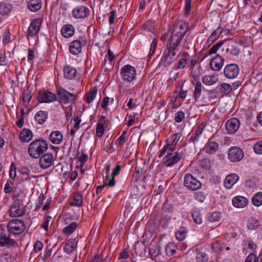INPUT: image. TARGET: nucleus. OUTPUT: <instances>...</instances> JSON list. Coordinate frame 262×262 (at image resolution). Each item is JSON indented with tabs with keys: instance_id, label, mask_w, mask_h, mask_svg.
Returning a JSON list of instances; mask_svg holds the SVG:
<instances>
[{
	"instance_id": "nucleus-1",
	"label": "nucleus",
	"mask_w": 262,
	"mask_h": 262,
	"mask_svg": "<svg viewBox=\"0 0 262 262\" xmlns=\"http://www.w3.org/2000/svg\"><path fill=\"white\" fill-rule=\"evenodd\" d=\"M188 30V24L186 22L181 20L176 22L173 26L170 37L167 43L179 47Z\"/></svg>"
},
{
	"instance_id": "nucleus-2",
	"label": "nucleus",
	"mask_w": 262,
	"mask_h": 262,
	"mask_svg": "<svg viewBox=\"0 0 262 262\" xmlns=\"http://www.w3.org/2000/svg\"><path fill=\"white\" fill-rule=\"evenodd\" d=\"M179 47L167 43L162 58V63L164 67H169L176 58Z\"/></svg>"
},
{
	"instance_id": "nucleus-3",
	"label": "nucleus",
	"mask_w": 262,
	"mask_h": 262,
	"mask_svg": "<svg viewBox=\"0 0 262 262\" xmlns=\"http://www.w3.org/2000/svg\"><path fill=\"white\" fill-rule=\"evenodd\" d=\"M120 74L122 79L126 82H132L136 78L135 68L129 64L123 66L121 69Z\"/></svg>"
},
{
	"instance_id": "nucleus-4",
	"label": "nucleus",
	"mask_w": 262,
	"mask_h": 262,
	"mask_svg": "<svg viewBox=\"0 0 262 262\" xmlns=\"http://www.w3.org/2000/svg\"><path fill=\"white\" fill-rule=\"evenodd\" d=\"M48 149L47 141L42 138L34 140V158H39L41 155L46 153Z\"/></svg>"
},
{
	"instance_id": "nucleus-5",
	"label": "nucleus",
	"mask_w": 262,
	"mask_h": 262,
	"mask_svg": "<svg viewBox=\"0 0 262 262\" xmlns=\"http://www.w3.org/2000/svg\"><path fill=\"white\" fill-rule=\"evenodd\" d=\"M8 228L10 234L17 235L21 233L24 231L25 226L21 221L14 219L9 222Z\"/></svg>"
},
{
	"instance_id": "nucleus-6",
	"label": "nucleus",
	"mask_w": 262,
	"mask_h": 262,
	"mask_svg": "<svg viewBox=\"0 0 262 262\" xmlns=\"http://www.w3.org/2000/svg\"><path fill=\"white\" fill-rule=\"evenodd\" d=\"M184 152L177 151L174 153L168 152L166 156L163 158L164 163L166 167H171L177 163L183 157Z\"/></svg>"
},
{
	"instance_id": "nucleus-7",
	"label": "nucleus",
	"mask_w": 262,
	"mask_h": 262,
	"mask_svg": "<svg viewBox=\"0 0 262 262\" xmlns=\"http://www.w3.org/2000/svg\"><path fill=\"white\" fill-rule=\"evenodd\" d=\"M25 207L23 201L16 200L11 204L9 209V214L11 217H19L24 214Z\"/></svg>"
},
{
	"instance_id": "nucleus-8",
	"label": "nucleus",
	"mask_w": 262,
	"mask_h": 262,
	"mask_svg": "<svg viewBox=\"0 0 262 262\" xmlns=\"http://www.w3.org/2000/svg\"><path fill=\"white\" fill-rule=\"evenodd\" d=\"M184 184L186 187L192 191L198 190L201 187V183L190 173L185 174Z\"/></svg>"
},
{
	"instance_id": "nucleus-9",
	"label": "nucleus",
	"mask_w": 262,
	"mask_h": 262,
	"mask_svg": "<svg viewBox=\"0 0 262 262\" xmlns=\"http://www.w3.org/2000/svg\"><path fill=\"white\" fill-rule=\"evenodd\" d=\"M86 39L84 37H79V39L72 41L69 47L70 52L74 55H77L81 52L82 46L85 45Z\"/></svg>"
},
{
	"instance_id": "nucleus-10",
	"label": "nucleus",
	"mask_w": 262,
	"mask_h": 262,
	"mask_svg": "<svg viewBox=\"0 0 262 262\" xmlns=\"http://www.w3.org/2000/svg\"><path fill=\"white\" fill-rule=\"evenodd\" d=\"M228 156L231 162H239L244 157V152L243 150L238 147H232L229 149Z\"/></svg>"
},
{
	"instance_id": "nucleus-11",
	"label": "nucleus",
	"mask_w": 262,
	"mask_h": 262,
	"mask_svg": "<svg viewBox=\"0 0 262 262\" xmlns=\"http://www.w3.org/2000/svg\"><path fill=\"white\" fill-rule=\"evenodd\" d=\"M89 9L85 6H79L72 11L73 16L76 19H83L87 17L90 14Z\"/></svg>"
},
{
	"instance_id": "nucleus-12",
	"label": "nucleus",
	"mask_w": 262,
	"mask_h": 262,
	"mask_svg": "<svg viewBox=\"0 0 262 262\" xmlns=\"http://www.w3.org/2000/svg\"><path fill=\"white\" fill-rule=\"evenodd\" d=\"M224 73L226 78L233 79L236 77L239 73L238 67L234 63L229 64L224 68Z\"/></svg>"
},
{
	"instance_id": "nucleus-13",
	"label": "nucleus",
	"mask_w": 262,
	"mask_h": 262,
	"mask_svg": "<svg viewBox=\"0 0 262 262\" xmlns=\"http://www.w3.org/2000/svg\"><path fill=\"white\" fill-rule=\"evenodd\" d=\"M39 158H40L39 161V166L43 169L49 168L53 163L54 157L51 153L42 154Z\"/></svg>"
},
{
	"instance_id": "nucleus-14",
	"label": "nucleus",
	"mask_w": 262,
	"mask_h": 262,
	"mask_svg": "<svg viewBox=\"0 0 262 262\" xmlns=\"http://www.w3.org/2000/svg\"><path fill=\"white\" fill-rule=\"evenodd\" d=\"M37 99L39 102H51L56 99V96L53 93L46 91H40L37 97Z\"/></svg>"
},
{
	"instance_id": "nucleus-15",
	"label": "nucleus",
	"mask_w": 262,
	"mask_h": 262,
	"mask_svg": "<svg viewBox=\"0 0 262 262\" xmlns=\"http://www.w3.org/2000/svg\"><path fill=\"white\" fill-rule=\"evenodd\" d=\"M239 120L236 118H232L228 120L226 123V128L229 134L235 133L239 128Z\"/></svg>"
},
{
	"instance_id": "nucleus-16",
	"label": "nucleus",
	"mask_w": 262,
	"mask_h": 262,
	"mask_svg": "<svg viewBox=\"0 0 262 262\" xmlns=\"http://www.w3.org/2000/svg\"><path fill=\"white\" fill-rule=\"evenodd\" d=\"M58 95L60 99V102L64 103H67L70 101L74 100L75 98L73 94L62 88L59 89Z\"/></svg>"
},
{
	"instance_id": "nucleus-17",
	"label": "nucleus",
	"mask_w": 262,
	"mask_h": 262,
	"mask_svg": "<svg viewBox=\"0 0 262 262\" xmlns=\"http://www.w3.org/2000/svg\"><path fill=\"white\" fill-rule=\"evenodd\" d=\"M224 61V58L221 56L217 55L211 59L210 63V68L214 71H218L222 68Z\"/></svg>"
},
{
	"instance_id": "nucleus-18",
	"label": "nucleus",
	"mask_w": 262,
	"mask_h": 262,
	"mask_svg": "<svg viewBox=\"0 0 262 262\" xmlns=\"http://www.w3.org/2000/svg\"><path fill=\"white\" fill-rule=\"evenodd\" d=\"M248 203V199L243 196L238 195L232 199L233 205L236 208H242L246 207Z\"/></svg>"
},
{
	"instance_id": "nucleus-19",
	"label": "nucleus",
	"mask_w": 262,
	"mask_h": 262,
	"mask_svg": "<svg viewBox=\"0 0 262 262\" xmlns=\"http://www.w3.org/2000/svg\"><path fill=\"white\" fill-rule=\"evenodd\" d=\"M239 177L235 173L229 174L226 177L224 181L225 187L229 189L238 181Z\"/></svg>"
},
{
	"instance_id": "nucleus-20",
	"label": "nucleus",
	"mask_w": 262,
	"mask_h": 262,
	"mask_svg": "<svg viewBox=\"0 0 262 262\" xmlns=\"http://www.w3.org/2000/svg\"><path fill=\"white\" fill-rule=\"evenodd\" d=\"M49 139L53 144L58 145L61 143L63 136L59 131H53L50 134Z\"/></svg>"
},
{
	"instance_id": "nucleus-21",
	"label": "nucleus",
	"mask_w": 262,
	"mask_h": 262,
	"mask_svg": "<svg viewBox=\"0 0 262 262\" xmlns=\"http://www.w3.org/2000/svg\"><path fill=\"white\" fill-rule=\"evenodd\" d=\"M77 248V242L74 238H71L65 244L63 250L67 254L72 253Z\"/></svg>"
},
{
	"instance_id": "nucleus-22",
	"label": "nucleus",
	"mask_w": 262,
	"mask_h": 262,
	"mask_svg": "<svg viewBox=\"0 0 262 262\" xmlns=\"http://www.w3.org/2000/svg\"><path fill=\"white\" fill-rule=\"evenodd\" d=\"M75 29L73 26L66 25L61 29V33L66 38H69L74 34Z\"/></svg>"
},
{
	"instance_id": "nucleus-23",
	"label": "nucleus",
	"mask_w": 262,
	"mask_h": 262,
	"mask_svg": "<svg viewBox=\"0 0 262 262\" xmlns=\"http://www.w3.org/2000/svg\"><path fill=\"white\" fill-rule=\"evenodd\" d=\"M219 144L215 141L209 142L204 147V150L206 152L209 154L215 153L219 149Z\"/></svg>"
},
{
	"instance_id": "nucleus-24",
	"label": "nucleus",
	"mask_w": 262,
	"mask_h": 262,
	"mask_svg": "<svg viewBox=\"0 0 262 262\" xmlns=\"http://www.w3.org/2000/svg\"><path fill=\"white\" fill-rule=\"evenodd\" d=\"M33 135L29 129L24 128L20 134V139L24 142H28L32 139Z\"/></svg>"
},
{
	"instance_id": "nucleus-25",
	"label": "nucleus",
	"mask_w": 262,
	"mask_h": 262,
	"mask_svg": "<svg viewBox=\"0 0 262 262\" xmlns=\"http://www.w3.org/2000/svg\"><path fill=\"white\" fill-rule=\"evenodd\" d=\"M63 72L65 78L69 79L74 78L77 74L76 69L69 66L64 68Z\"/></svg>"
},
{
	"instance_id": "nucleus-26",
	"label": "nucleus",
	"mask_w": 262,
	"mask_h": 262,
	"mask_svg": "<svg viewBox=\"0 0 262 262\" xmlns=\"http://www.w3.org/2000/svg\"><path fill=\"white\" fill-rule=\"evenodd\" d=\"M243 251L246 254L247 252H251L256 249V245L252 241L244 240L243 242Z\"/></svg>"
},
{
	"instance_id": "nucleus-27",
	"label": "nucleus",
	"mask_w": 262,
	"mask_h": 262,
	"mask_svg": "<svg viewBox=\"0 0 262 262\" xmlns=\"http://www.w3.org/2000/svg\"><path fill=\"white\" fill-rule=\"evenodd\" d=\"M222 32L223 28L222 27H218L209 37L207 39V43L209 45L212 44L213 42L218 39Z\"/></svg>"
},
{
	"instance_id": "nucleus-28",
	"label": "nucleus",
	"mask_w": 262,
	"mask_h": 262,
	"mask_svg": "<svg viewBox=\"0 0 262 262\" xmlns=\"http://www.w3.org/2000/svg\"><path fill=\"white\" fill-rule=\"evenodd\" d=\"M226 53L227 56H237L240 52L239 49L238 47L234 45H228V47L226 48Z\"/></svg>"
},
{
	"instance_id": "nucleus-29",
	"label": "nucleus",
	"mask_w": 262,
	"mask_h": 262,
	"mask_svg": "<svg viewBox=\"0 0 262 262\" xmlns=\"http://www.w3.org/2000/svg\"><path fill=\"white\" fill-rule=\"evenodd\" d=\"M14 241L6 235L0 236V245L1 246H11L14 244Z\"/></svg>"
},
{
	"instance_id": "nucleus-30",
	"label": "nucleus",
	"mask_w": 262,
	"mask_h": 262,
	"mask_svg": "<svg viewBox=\"0 0 262 262\" xmlns=\"http://www.w3.org/2000/svg\"><path fill=\"white\" fill-rule=\"evenodd\" d=\"M48 117V113L45 111H40L35 116V119L38 123L43 124Z\"/></svg>"
},
{
	"instance_id": "nucleus-31",
	"label": "nucleus",
	"mask_w": 262,
	"mask_h": 262,
	"mask_svg": "<svg viewBox=\"0 0 262 262\" xmlns=\"http://www.w3.org/2000/svg\"><path fill=\"white\" fill-rule=\"evenodd\" d=\"M217 80L216 76L214 75L209 76L206 75L202 78L203 83L207 85H211L215 83Z\"/></svg>"
},
{
	"instance_id": "nucleus-32",
	"label": "nucleus",
	"mask_w": 262,
	"mask_h": 262,
	"mask_svg": "<svg viewBox=\"0 0 262 262\" xmlns=\"http://www.w3.org/2000/svg\"><path fill=\"white\" fill-rule=\"evenodd\" d=\"M12 7L10 4L5 3H0V13L3 15H7L12 10Z\"/></svg>"
},
{
	"instance_id": "nucleus-33",
	"label": "nucleus",
	"mask_w": 262,
	"mask_h": 262,
	"mask_svg": "<svg viewBox=\"0 0 262 262\" xmlns=\"http://www.w3.org/2000/svg\"><path fill=\"white\" fill-rule=\"evenodd\" d=\"M149 252L152 257L158 256L160 253L159 246L156 244H151L149 248Z\"/></svg>"
},
{
	"instance_id": "nucleus-34",
	"label": "nucleus",
	"mask_w": 262,
	"mask_h": 262,
	"mask_svg": "<svg viewBox=\"0 0 262 262\" xmlns=\"http://www.w3.org/2000/svg\"><path fill=\"white\" fill-rule=\"evenodd\" d=\"M253 204L259 207L262 205V192H258L254 194L252 200Z\"/></svg>"
},
{
	"instance_id": "nucleus-35",
	"label": "nucleus",
	"mask_w": 262,
	"mask_h": 262,
	"mask_svg": "<svg viewBox=\"0 0 262 262\" xmlns=\"http://www.w3.org/2000/svg\"><path fill=\"white\" fill-rule=\"evenodd\" d=\"M219 90L223 95H225L230 93L232 88L230 84L223 83L219 86Z\"/></svg>"
},
{
	"instance_id": "nucleus-36",
	"label": "nucleus",
	"mask_w": 262,
	"mask_h": 262,
	"mask_svg": "<svg viewBox=\"0 0 262 262\" xmlns=\"http://www.w3.org/2000/svg\"><path fill=\"white\" fill-rule=\"evenodd\" d=\"M115 181L114 180V179H110L108 183H105L102 185L97 186L96 189V194H99V193H100L104 187L106 186L110 187H113L115 186Z\"/></svg>"
},
{
	"instance_id": "nucleus-37",
	"label": "nucleus",
	"mask_w": 262,
	"mask_h": 262,
	"mask_svg": "<svg viewBox=\"0 0 262 262\" xmlns=\"http://www.w3.org/2000/svg\"><path fill=\"white\" fill-rule=\"evenodd\" d=\"M202 93V84L200 82L198 81L196 83L194 86V91L193 93V97L197 101L200 97Z\"/></svg>"
},
{
	"instance_id": "nucleus-38",
	"label": "nucleus",
	"mask_w": 262,
	"mask_h": 262,
	"mask_svg": "<svg viewBox=\"0 0 262 262\" xmlns=\"http://www.w3.org/2000/svg\"><path fill=\"white\" fill-rule=\"evenodd\" d=\"M97 92V89L96 86L91 89L86 95V102L88 103H91L96 97Z\"/></svg>"
},
{
	"instance_id": "nucleus-39",
	"label": "nucleus",
	"mask_w": 262,
	"mask_h": 262,
	"mask_svg": "<svg viewBox=\"0 0 262 262\" xmlns=\"http://www.w3.org/2000/svg\"><path fill=\"white\" fill-rule=\"evenodd\" d=\"M82 203V196L79 193L75 194L73 197V200L71 203V206H80Z\"/></svg>"
},
{
	"instance_id": "nucleus-40",
	"label": "nucleus",
	"mask_w": 262,
	"mask_h": 262,
	"mask_svg": "<svg viewBox=\"0 0 262 262\" xmlns=\"http://www.w3.org/2000/svg\"><path fill=\"white\" fill-rule=\"evenodd\" d=\"M186 235V230L184 228H181L176 233V237L178 241H182L185 238Z\"/></svg>"
},
{
	"instance_id": "nucleus-41",
	"label": "nucleus",
	"mask_w": 262,
	"mask_h": 262,
	"mask_svg": "<svg viewBox=\"0 0 262 262\" xmlns=\"http://www.w3.org/2000/svg\"><path fill=\"white\" fill-rule=\"evenodd\" d=\"M77 226L78 224L77 223L73 222L63 228V232L66 234L72 233L77 228Z\"/></svg>"
},
{
	"instance_id": "nucleus-42",
	"label": "nucleus",
	"mask_w": 262,
	"mask_h": 262,
	"mask_svg": "<svg viewBox=\"0 0 262 262\" xmlns=\"http://www.w3.org/2000/svg\"><path fill=\"white\" fill-rule=\"evenodd\" d=\"M195 258L197 262H207L208 256L205 252H197Z\"/></svg>"
},
{
	"instance_id": "nucleus-43",
	"label": "nucleus",
	"mask_w": 262,
	"mask_h": 262,
	"mask_svg": "<svg viewBox=\"0 0 262 262\" xmlns=\"http://www.w3.org/2000/svg\"><path fill=\"white\" fill-rule=\"evenodd\" d=\"M227 41V40L220 41L215 45H214L208 51V55H211L216 52L219 48L222 47L224 42Z\"/></svg>"
},
{
	"instance_id": "nucleus-44",
	"label": "nucleus",
	"mask_w": 262,
	"mask_h": 262,
	"mask_svg": "<svg viewBox=\"0 0 262 262\" xmlns=\"http://www.w3.org/2000/svg\"><path fill=\"white\" fill-rule=\"evenodd\" d=\"M260 226L259 221L256 219H252L249 221L247 227L249 230H252L256 229Z\"/></svg>"
},
{
	"instance_id": "nucleus-45",
	"label": "nucleus",
	"mask_w": 262,
	"mask_h": 262,
	"mask_svg": "<svg viewBox=\"0 0 262 262\" xmlns=\"http://www.w3.org/2000/svg\"><path fill=\"white\" fill-rule=\"evenodd\" d=\"M192 217L193 221L196 224H201L202 223V218L199 211H194L192 212Z\"/></svg>"
},
{
	"instance_id": "nucleus-46",
	"label": "nucleus",
	"mask_w": 262,
	"mask_h": 262,
	"mask_svg": "<svg viewBox=\"0 0 262 262\" xmlns=\"http://www.w3.org/2000/svg\"><path fill=\"white\" fill-rule=\"evenodd\" d=\"M221 219V213L219 212H214L208 217V220L210 222H218Z\"/></svg>"
},
{
	"instance_id": "nucleus-47",
	"label": "nucleus",
	"mask_w": 262,
	"mask_h": 262,
	"mask_svg": "<svg viewBox=\"0 0 262 262\" xmlns=\"http://www.w3.org/2000/svg\"><path fill=\"white\" fill-rule=\"evenodd\" d=\"M127 132L123 130L122 133L121 135L116 141V144L118 146H122L124 145L126 140V134Z\"/></svg>"
},
{
	"instance_id": "nucleus-48",
	"label": "nucleus",
	"mask_w": 262,
	"mask_h": 262,
	"mask_svg": "<svg viewBox=\"0 0 262 262\" xmlns=\"http://www.w3.org/2000/svg\"><path fill=\"white\" fill-rule=\"evenodd\" d=\"M20 171L22 174V179L23 180H28L29 179L30 170L27 167H23L20 169Z\"/></svg>"
},
{
	"instance_id": "nucleus-49",
	"label": "nucleus",
	"mask_w": 262,
	"mask_h": 262,
	"mask_svg": "<svg viewBox=\"0 0 262 262\" xmlns=\"http://www.w3.org/2000/svg\"><path fill=\"white\" fill-rule=\"evenodd\" d=\"M42 23V19L38 18L34 19V32L36 33L38 32L40 30V26Z\"/></svg>"
},
{
	"instance_id": "nucleus-50",
	"label": "nucleus",
	"mask_w": 262,
	"mask_h": 262,
	"mask_svg": "<svg viewBox=\"0 0 262 262\" xmlns=\"http://www.w3.org/2000/svg\"><path fill=\"white\" fill-rule=\"evenodd\" d=\"M104 132V125L102 123H98L96 127V136L98 137H101Z\"/></svg>"
},
{
	"instance_id": "nucleus-51",
	"label": "nucleus",
	"mask_w": 262,
	"mask_h": 262,
	"mask_svg": "<svg viewBox=\"0 0 262 262\" xmlns=\"http://www.w3.org/2000/svg\"><path fill=\"white\" fill-rule=\"evenodd\" d=\"M173 150V148H172V145H170V144H168L164 146V147L162 148V149L161 150L159 157H162L166 152H172Z\"/></svg>"
},
{
	"instance_id": "nucleus-52",
	"label": "nucleus",
	"mask_w": 262,
	"mask_h": 262,
	"mask_svg": "<svg viewBox=\"0 0 262 262\" xmlns=\"http://www.w3.org/2000/svg\"><path fill=\"white\" fill-rule=\"evenodd\" d=\"M201 166L204 169L208 170L210 169L211 167V162L208 159H204L201 162Z\"/></svg>"
},
{
	"instance_id": "nucleus-53",
	"label": "nucleus",
	"mask_w": 262,
	"mask_h": 262,
	"mask_svg": "<svg viewBox=\"0 0 262 262\" xmlns=\"http://www.w3.org/2000/svg\"><path fill=\"white\" fill-rule=\"evenodd\" d=\"M194 198L196 200L200 202L203 203L206 200V196L205 194L201 191H198L195 193Z\"/></svg>"
},
{
	"instance_id": "nucleus-54",
	"label": "nucleus",
	"mask_w": 262,
	"mask_h": 262,
	"mask_svg": "<svg viewBox=\"0 0 262 262\" xmlns=\"http://www.w3.org/2000/svg\"><path fill=\"white\" fill-rule=\"evenodd\" d=\"M185 118V114L183 111H179L175 116L174 120L176 122H181Z\"/></svg>"
},
{
	"instance_id": "nucleus-55",
	"label": "nucleus",
	"mask_w": 262,
	"mask_h": 262,
	"mask_svg": "<svg viewBox=\"0 0 262 262\" xmlns=\"http://www.w3.org/2000/svg\"><path fill=\"white\" fill-rule=\"evenodd\" d=\"M43 243L41 241H37L34 244V251L36 253L39 252L43 248Z\"/></svg>"
},
{
	"instance_id": "nucleus-56",
	"label": "nucleus",
	"mask_w": 262,
	"mask_h": 262,
	"mask_svg": "<svg viewBox=\"0 0 262 262\" xmlns=\"http://www.w3.org/2000/svg\"><path fill=\"white\" fill-rule=\"evenodd\" d=\"M9 176L12 179H15L16 176V168L13 163L11 164L10 166Z\"/></svg>"
},
{
	"instance_id": "nucleus-57",
	"label": "nucleus",
	"mask_w": 262,
	"mask_h": 262,
	"mask_svg": "<svg viewBox=\"0 0 262 262\" xmlns=\"http://www.w3.org/2000/svg\"><path fill=\"white\" fill-rule=\"evenodd\" d=\"M255 152L257 154H262V141L256 143L253 147Z\"/></svg>"
},
{
	"instance_id": "nucleus-58",
	"label": "nucleus",
	"mask_w": 262,
	"mask_h": 262,
	"mask_svg": "<svg viewBox=\"0 0 262 262\" xmlns=\"http://www.w3.org/2000/svg\"><path fill=\"white\" fill-rule=\"evenodd\" d=\"M32 97L31 93H26L25 92L23 94V99L24 103V105L27 106L30 100H31Z\"/></svg>"
},
{
	"instance_id": "nucleus-59",
	"label": "nucleus",
	"mask_w": 262,
	"mask_h": 262,
	"mask_svg": "<svg viewBox=\"0 0 262 262\" xmlns=\"http://www.w3.org/2000/svg\"><path fill=\"white\" fill-rule=\"evenodd\" d=\"M192 0H185V15H188L191 10V4Z\"/></svg>"
},
{
	"instance_id": "nucleus-60",
	"label": "nucleus",
	"mask_w": 262,
	"mask_h": 262,
	"mask_svg": "<svg viewBox=\"0 0 262 262\" xmlns=\"http://www.w3.org/2000/svg\"><path fill=\"white\" fill-rule=\"evenodd\" d=\"M121 169V166L120 165H117L116 167L113 169L112 174L108 177L109 180L110 179H114L115 180V176L118 175L119 173V171Z\"/></svg>"
},
{
	"instance_id": "nucleus-61",
	"label": "nucleus",
	"mask_w": 262,
	"mask_h": 262,
	"mask_svg": "<svg viewBox=\"0 0 262 262\" xmlns=\"http://www.w3.org/2000/svg\"><path fill=\"white\" fill-rule=\"evenodd\" d=\"M12 258L8 254H3L0 255V262H11Z\"/></svg>"
},
{
	"instance_id": "nucleus-62",
	"label": "nucleus",
	"mask_w": 262,
	"mask_h": 262,
	"mask_svg": "<svg viewBox=\"0 0 262 262\" xmlns=\"http://www.w3.org/2000/svg\"><path fill=\"white\" fill-rule=\"evenodd\" d=\"M10 30L7 29L4 32L3 37V41L5 44L8 43L10 40Z\"/></svg>"
},
{
	"instance_id": "nucleus-63",
	"label": "nucleus",
	"mask_w": 262,
	"mask_h": 262,
	"mask_svg": "<svg viewBox=\"0 0 262 262\" xmlns=\"http://www.w3.org/2000/svg\"><path fill=\"white\" fill-rule=\"evenodd\" d=\"M188 63V60L186 58L181 59L178 63L177 68L178 69H184Z\"/></svg>"
},
{
	"instance_id": "nucleus-64",
	"label": "nucleus",
	"mask_w": 262,
	"mask_h": 262,
	"mask_svg": "<svg viewBox=\"0 0 262 262\" xmlns=\"http://www.w3.org/2000/svg\"><path fill=\"white\" fill-rule=\"evenodd\" d=\"M258 259L254 253H251L246 258L245 262H256Z\"/></svg>"
}]
</instances>
